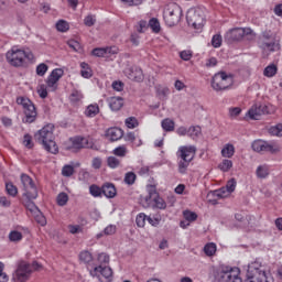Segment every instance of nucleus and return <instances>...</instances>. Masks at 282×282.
Returning a JSON list of instances; mask_svg holds the SVG:
<instances>
[{"mask_svg": "<svg viewBox=\"0 0 282 282\" xmlns=\"http://www.w3.org/2000/svg\"><path fill=\"white\" fill-rule=\"evenodd\" d=\"M35 140L42 144L48 153L56 155L58 145L54 141V124L48 123L35 133Z\"/></svg>", "mask_w": 282, "mask_h": 282, "instance_id": "obj_1", "label": "nucleus"}, {"mask_svg": "<svg viewBox=\"0 0 282 282\" xmlns=\"http://www.w3.org/2000/svg\"><path fill=\"white\" fill-rule=\"evenodd\" d=\"M7 63L12 67H23L25 61H33L34 53L32 51H25L19 46H12L6 54Z\"/></svg>", "mask_w": 282, "mask_h": 282, "instance_id": "obj_2", "label": "nucleus"}, {"mask_svg": "<svg viewBox=\"0 0 282 282\" xmlns=\"http://www.w3.org/2000/svg\"><path fill=\"white\" fill-rule=\"evenodd\" d=\"M245 282H274V278H272V273H270L265 267H259V264L254 262L249 265Z\"/></svg>", "mask_w": 282, "mask_h": 282, "instance_id": "obj_3", "label": "nucleus"}, {"mask_svg": "<svg viewBox=\"0 0 282 282\" xmlns=\"http://www.w3.org/2000/svg\"><path fill=\"white\" fill-rule=\"evenodd\" d=\"M235 85V75L226 72H218L212 78V88L214 91H227Z\"/></svg>", "mask_w": 282, "mask_h": 282, "instance_id": "obj_4", "label": "nucleus"}, {"mask_svg": "<svg viewBox=\"0 0 282 282\" xmlns=\"http://www.w3.org/2000/svg\"><path fill=\"white\" fill-rule=\"evenodd\" d=\"M163 19L169 28H174L182 21V7L177 3H169L163 11Z\"/></svg>", "mask_w": 282, "mask_h": 282, "instance_id": "obj_5", "label": "nucleus"}, {"mask_svg": "<svg viewBox=\"0 0 282 282\" xmlns=\"http://www.w3.org/2000/svg\"><path fill=\"white\" fill-rule=\"evenodd\" d=\"M215 282H243L237 268L230 270L216 269L213 271Z\"/></svg>", "mask_w": 282, "mask_h": 282, "instance_id": "obj_6", "label": "nucleus"}, {"mask_svg": "<svg viewBox=\"0 0 282 282\" xmlns=\"http://www.w3.org/2000/svg\"><path fill=\"white\" fill-rule=\"evenodd\" d=\"M17 104L23 108L24 119L23 122L32 124L36 120V107L28 97H18Z\"/></svg>", "mask_w": 282, "mask_h": 282, "instance_id": "obj_7", "label": "nucleus"}, {"mask_svg": "<svg viewBox=\"0 0 282 282\" xmlns=\"http://www.w3.org/2000/svg\"><path fill=\"white\" fill-rule=\"evenodd\" d=\"M21 186L23 191V197H28L29 199H36L39 197V189H36V185H34V181L28 174H21Z\"/></svg>", "mask_w": 282, "mask_h": 282, "instance_id": "obj_8", "label": "nucleus"}, {"mask_svg": "<svg viewBox=\"0 0 282 282\" xmlns=\"http://www.w3.org/2000/svg\"><path fill=\"white\" fill-rule=\"evenodd\" d=\"M186 19L188 25H192V28L195 30H202L206 23V15L199 8L189 10L187 12Z\"/></svg>", "mask_w": 282, "mask_h": 282, "instance_id": "obj_9", "label": "nucleus"}, {"mask_svg": "<svg viewBox=\"0 0 282 282\" xmlns=\"http://www.w3.org/2000/svg\"><path fill=\"white\" fill-rule=\"evenodd\" d=\"M252 149L257 153H261V151H264L267 153H279V151H281V147H279L276 142H268L263 140L253 141Z\"/></svg>", "mask_w": 282, "mask_h": 282, "instance_id": "obj_10", "label": "nucleus"}, {"mask_svg": "<svg viewBox=\"0 0 282 282\" xmlns=\"http://www.w3.org/2000/svg\"><path fill=\"white\" fill-rule=\"evenodd\" d=\"M90 275L97 276L100 282H110L113 279V271L109 265H97L90 270Z\"/></svg>", "mask_w": 282, "mask_h": 282, "instance_id": "obj_11", "label": "nucleus"}, {"mask_svg": "<svg viewBox=\"0 0 282 282\" xmlns=\"http://www.w3.org/2000/svg\"><path fill=\"white\" fill-rule=\"evenodd\" d=\"M270 113H272L270 107L256 104L247 111L246 118H249V120H260L261 116H268Z\"/></svg>", "mask_w": 282, "mask_h": 282, "instance_id": "obj_12", "label": "nucleus"}, {"mask_svg": "<svg viewBox=\"0 0 282 282\" xmlns=\"http://www.w3.org/2000/svg\"><path fill=\"white\" fill-rule=\"evenodd\" d=\"M250 34H252V29L250 28H235L225 34V39L232 43L234 41H241L243 36H250Z\"/></svg>", "mask_w": 282, "mask_h": 282, "instance_id": "obj_13", "label": "nucleus"}, {"mask_svg": "<svg viewBox=\"0 0 282 282\" xmlns=\"http://www.w3.org/2000/svg\"><path fill=\"white\" fill-rule=\"evenodd\" d=\"M64 70L62 68H55L51 72L46 78V87L48 91H56L58 89V80L63 78Z\"/></svg>", "mask_w": 282, "mask_h": 282, "instance_id": "obj_14", "label": "nucleus"}, {"mask_svg": "<svg viewBox=\"0 0 282 282\" xmlns=\"http://www.w3.org/2000/svg\"><path fill=\"white\" fill-rule=\"evenodd\" d=\"M73 151H80V149H94V139L89 137H75L72 139Z\"/></svg>", "mask_w": 282, "mask_h": 282, "instance_id": "obj_15", "label": "nucleus"}, {"mask_svg": "<svg viewBox=\"0 0 282 282\" xmlns=\"http://www.w3.org/2000/svg\"><path fill=\"white\" fill-rule=\"evenodd\" d=\"M32 273V268L28 262H21L13 274V281L14 282H25L28 279H30V274Z\"/></svg>", "mask_w": 282, "mask_h": 282, "instance_id": "obj_16", "label": "nucleus"}, {"mask_svg": "<svg viewBox=\"0 0 282 282\" xmlns=\"http://www.w3.org/2000/svg\"><path fill=\"white\" fill-rule=\"evenodd\" d=\"M195 153H197V148H195V145H182L178 148L177 158L193 162Z\"/></svg>", "mask_w": 282, "mask_h": 282, "instance_id": "obj_17", "label": "nucleus"}, {"mask_svg": "<svg viewBox=\"0 0 282 282\" xmlns=\"http://www.w3.org/2000/svg\"><path fill=\"white\" fill-rule=\"evenodd\" d=\"M235 188H237V181L235 178H231L227 182L225 187H221L218 192H217V196L218 197H228V195H230V193H235Z\"/></svg>", "mask_w": 282, "mask_h": 282, "instance_id": "obj_18", "label": "nucleus"}, {"mask_svg": "<svg viewBox=\"0 0 282 282\" xmlns=\"http://www.w3.org/2000/svg\"><path fill=\"white\" fill-rule=\"evenodd\" d=\"M126 76L129 80H134V83H142L144 80V74L142 73V68H128L126 70Z\"/></svg>", "mask_w": 282, "mask_h": 282, "instance_id": "obj_19", "label": "nucleus"}, {"mask_svg": "<svg viewBox=\"0 0 282 282\" xmlns=\"http://www.w3.org/2000/svg\"><path fill=\"white\" fill-rule=\"evenodd\" d=\"M123 135L122 129L115 127V128H109L106 131V138L110 140V142H118Z\"/></svg>", "mask_w": 282, "mask_h": 282, "instance_id": "obj_20", "label": "nucleus"}, {"mask_svg": "<svg viewBox=\"0 0 282 282\" xmlns=\"http://www.w3.org/2000/svg\"><path fill=\"white\" fill-rule=\"evenodd\" d=\"M108 105L111 111H120L124 105L122 97H110L108 99Z\"/></svg>", "mask_w": 282, "mask_h": 282, "instance_id": "obj_21", "label": "nucleus"}, {"mask_svg": "<svg viewBox=\"0 0 282 282\" xmlns=\"http://www.w3.org/2000/svg\"><path fill=\"white\" fill-rule=\"evenodd\" d=\"M258 180H265L270 175V166L268 164L259 165L256 170Z\"/></svg>", "mask_w": 282, "mask_h": 282, "instance_id": "obj_22", "label": "nucleus"}, {"mask_svg": "<svg viewBox=\"0 0 282 282\" xmlns=\"http://www.w3.org/2000/svg\"><path fill=\"white\" fill-rule=\"evenodd\" d=\"M98 113H100V107L98 104H90L85 110V116L87 118H96Z\"/></svg>", "mask_w": 282, "mask_h": 282, "instance_id": "obj_23", "label": "nucleus"}, {"mask_svg": "<svg viewBox=\"0 0 282 282\" xmlns=\"http://www.w3.org/2000/svg\"><path fill=\"white\" fill-rule=\"evenodd\" d=\"M102 195L109 199L116 197V186L113 184L107 183L102 186Z\"/></svg>", "mask_w": 282, "mask_h": 282, "instance_id": "obj_24", "label": "nucleus"}, {"mask_svg": "<svg viewBox=\"0 0 282 282\" xmlns=\"http://www.w3.org/2000/svg\"><path fill=\"white\" fill-rule=\"evenodd\" d=\"M150 195H151V196L154 195L153 202H154L155 208H159L160 210H165V208H166V202L163 200L162 197L158 196V194L155 193V191H153L152 193H150Z\"/></svg>", "mask_w": 282, "mask_h": 282, "instance_id": "obj_25", "label": "nucleus"}, {"mask_svg": "<svg viewBox=\"0 0 282 282\" xmlns=\"http://www.w3.org/2000/svg\"><path fill=\"white\" fill-rule=\"evenodd\" d=\"M33 199H36V198L25 197V199L23 200L25 208H28L30 213H32V215H34L35 213H39V207H36V204L32 202Z\"/></svg>", "mask_w": 282, "mask_h": 282, "instance_id": "obj_26", "label": "nucleus"}, {"mask_svg": "<svg viewBox=\"0 0 282 282\" xmlns=\"http://www.w3.org/2000/svg\"><path fill=\"white\" fill-rule=\"evenodd\" d=\"M80 68H82L80 74L83 78H91V76H94V73L91 72V67H89V64L82 62Z\"/></svg>", "mask_w": 282, "mask_h": 282, "instance_id": "obj_27", "label": "nucleus"}, {"mask_svg": "<svg viewBox=\"0 0 282 282\" xmlns=\"http://www.w3.org/2000/svg\"><path fill=\"white\" fill-rule=\"evenodd\" d=\"M163 131H175V121L173 119H163L161 122Z\"/></svg>", "mask_w": 282, "mask_h": 282, "instance_id": "obj_28", "label": "nucleus"}, {"mask_svg": "<svg viewBox=\"0 0 282 282\" xmlns=\"http://www.w3.org/2000/svg\"><path fill=\"white\" fill-rule=\"evenodd\" d=\"M23 239V234L19 230H11L9 232V241L12 243H19V241H22Z\"/></svg>", "mask_w": 282, "mask_h": 282, "instance_id": "obj_29", "label": "nucleus"}, {"mask_svg": "<svg viewBox=\"0 0 282 282\" xmlns=\"http://www.w3.org/2000/svg\"><path fill=\"white\" fill-rule=\"evenodd\" d=\"M223 158H232L235 155V145L227 143L221 150Z\"/></svg>", "mask_w": 282, "mask_h": 282, "instance_id": "obj_30", "label": "nucleus"}, {"mask_svg": "<svg viewBox=\"0 0 282 282\" xmlns=\"http://www.w3.org/2000/svg\"><path fill=\"white\" fill-rule=\"evenodd\" d=\"M204 252L207 257H215V253L217 252V245L214 242L205 245Z\"/></svg>", "mask_w": 282, "mask_h": 282, "instance_id": "obj_31", "label": "nucleus"}, {"mask_svg": "<svg viewBox=\"0 0 282 282\" xmlns=\"http://www.w3.org/2000/svg\"><path fill=\"white\" fill-rule=\"evenodd\" d=\"M260 47L264 52H275L276 47H279V45H276V43H274V42H262L260 44Z\"/></svg>", "mask_w": 282, "mask_h": 282, "instance_id": "obj_32", "label": "nucleus"}, {"mask_svg": "<svg viewBox=\"0 0 282 282\" xmlns=\"http://www.w3.org/2000/svg\"><path fill=\"white\" fill-rule=\"evenodd\" d=\"M83 98H84L83 93L76 89H74L69 96V100L70 102H73V105H76V102H80Z\"/></svg>", "mask_w": 282, "mask_h": 282, "instance_id": "obj_33", "label": "nucleus"}, {"mask_svg": "<svg viewBox=\"0 0 282 282\" xmlns=\"http://www.w3.org/2000/svg\"><path fill=\"white\" fill-rule=\"evenodd\" d=\"M218 169H220L223 173H228V171L232 169V162L228 159H225L218 164Z\"/></svg>", "mask_w": 282, "mask_h": 282, "instance_id": "obj_34", "label": "nucleus"}, {"mask_svg": "<svg viewBox=\"0 0 282 282\" xmlns=\"http://www.w3.org/2000/svg\"><path fill=\"white\" fill-rule=\"evenodd\" d=\"M202 133V128L199 126H192L187 129V135L189 138H198Z\"/></svg>", "mask_w": 282, "mask_h": 282, "instance_id": "obj_35", "label": "nucleus"}, {"mask_svg": "<svg viewBox=\"0 0 282 282\" xmlns=\"http://www.w3.org/2000/svg\"><path fill=\"white\" fill-rule=\"evenodd\" d=\"M6 191L11 197H17V195H19V188H17V186L12 183L6 184Z\"/></svg>", "mask_w": 282, "mask_h": 282, "instance_id": "obj_36", "label": "nucleus"}, {"mask_svg": "<svg viewBox=\"0 0 282 282\" xmlns=\"http://www.w3.org/2000/svg\"><path fill=\"white\" fill-rule=\"evenodd\" d=\"M263 74L264 76H267V78H272L276 76V66L274 64L267 66Z\"/></svg>", "mask_w": 282, "mask_h": 282, "instance_id": "obj_37", "label": "nucleus"}, {"mask_svg": "<svg viewBox=\"0 0 282 282\" xmlns=\"http://www.w3.org/2000/svg\"><path fill=\"white\" fill-rule=\"evenodd\" d=\"M56 202L59 206H66L67 202H69V196L67 193L62 192L57 195Z\"/></svg>", "mask_w": 282, "mask_h": 282, "instance_id": "obj_38", "label": "nucleus"}, {"mask_svg": "<svg viewBox=\"0 0 282 282\" xmlns=\"http://www.w3.org/2000/svg\"><path fill=\"white\" fill-rule=\"evenodd\" d=\"M189 165L191 161H188L187 159H181V161L178 162V172L184 175V173H186V171L188 170Z\"/></svg>", "mask_w": 282, "mask_h": 282, "instance_id": "obj_39", "label": "nucleus"}, {"mask_svg": "<svg viewBox=\"0 0 282 282\" xmlns=\"http://www.w3.org/2000/svg\"><path fill=\"white\" fill-rule=\"evenodd\" d=\"M35 221L40 224V226H45L47 224V219L40 209L33 214Z\"/></svg>", "mask_w": 282, "mask_h": 282, "instance_id": "obj_40", "label": "nucleus"}, {"mask_svg": "<svg viewBox=\"0 0 282 282\" xmlns=\"http://www.w3.org/2000/svg\"><path fill=\"white\" fill-rule=\"evenodd\" d=\"M269 133L271 135H276L278 138H282V123L271 127L269 129Z\"/></svg>", "mask_w": 282, "mask_h": 282, "instance_id": "obj_41", "label": "nucleus"}, {"mask_svg": "<svg viewBox=\"0 0 282 282\" xmlns=\"http://www.w3.org/2000/svg\"><path fill=\"white\" fill-rule=\"evenodd\" d=\"M135 173L127 172L124 175V183L128 184V186H133V184H135Z\"/></svg>", "mask_w": 282, "mask_h": 282, "instance_id": "obj_42", "label": "nucleus"}, {"mask_svg": "<svg viewBox=\"0 0 282 282\" xmlns=\"http://www.w3.org/2000/svg\"><path fill=\"white\" fill-rule=\"evenodd\" d=\"M89 193L93 197H101L102 196V187H98V185H90Z\"/></svg>", "mask_w": 282, "mask_h": 282, "instance_id": "obj_43", "label": "nucleus"}, {"mask_svg": "<svg viewBox=\"0 0 282 282\" xmlns=\"http://www.w3.org/2000/svg\"><path fill=\"white\" fill-rule=\"evenodd\" d=\"M127 153H129V150L124 145H120L113 150V155H117V158H124Z\"/></svg>", "mask_w": 282, "mask_h": 282, "instance_id": "obj_44", "label": "nucleus"}, {"mask_svg": "<svg viewBox=\"0 0 282 282\" xmlns=\"http://www.w3.org/2000/svg\"><path fill=\"white\" fill-rule=\"evenodd\" d=\"M147 219H148V216L144 213H140L135 219L137 226L139 228H144V226L147 225Z\"/></svg>", "mask_w": 282, "mask_h": 282, "instance_id": "obj_45", "label": "nucleus"}, {"mask_svg": "<svg viewBox=\"0 0 282 282\" xmlns=\"http://www.w3.org/2000/svg\"><path fill=\"white\" fill-rule=\"evenodd\" d=\"M56 30L58 32H67V30H69V23L65 20H58L56 23Z\"/></svg>", "mask_w": 282, "mask_h": 282, "instance_id": "obj_46", "label": "nucleus"}, {"mask_svg": "<svg viewBox=\"0 0 282 282\" xmlns=\"http://www.w3.org/2000/svg\"><path fill=\"white\" fill-rule=\"evenodd\" d=\"M149 26L155 34L160 32V21L158 19L155 18L150 19Z\"/></svg>", "mask_w": 282, "mask_h": 282, "instance_id": "obj_47", "label": "nucleus"}, {"mask_svg": "<svg viewBox=\"0 0 282 282\" xmlns=\"http://www.w3.org/2000/svg\"><path fill=\"white\" fill-rule=\"evenodd\" d=\"M107 164L109 169H118V166H120V161L116 156H109L107 159Z\"/></svg>", "mask_w": 282, "mask_h": 282, "instance_id": "obj_48", "label": "nucleus"}, {"mask_svg": "<svg viewBox=\"0 0 282 282\" xmlns=\"http://www.w3.org/2000/svg\"><path fill=\"white\" fill-rule=\"evenodd\" d=\"M139 124L140 123L135 117H129L126 119V127H128V129H135Z\"/></svg>", "mask_w": 282, "mask_h": 282, "instance_id": "obj_49", "label": "nucleus"}, {"mask_svg": "<svg viewBox=\"0 0 282 282\" xmlns=\"http://www.w3.org/2000/svg\"><path fill=\"white\" fill-rule=\"evenodd\" d=\"M62 175L64 177H72L74 175V166L64 165L63 169H62Z\"/></svg>", "mask_w": 282, "mask_h": 282, "instance_id": "obj_50", "label": "nucleus"}, {"mask_svg": "<svg viewBox=\"0 0 282 282\" xmlns=\"http://www.w3.org/2000/svg\"><path fill=\"white\" fill-rule=\"evenodd\" d=\"M105 52H106V58H113V56L118 54V48L116 46H109V47H105Z\"/></svg>", "mask_w": 282, "mask_h": 282, "instance_id": "obj_51", "label": "nucleus"}, {"mask_svg": "<svg viewBox=\"0 0 282 282\" xmlns=\"http://www.w3.org/2000/svg\"><path fill=\"white\" fill-rule=\"evenodd\" d=\"M97 261L99 265H108L109 264V256L107 253H99L97 257Z\"/></svg>", "mask_w": 282, "mask_h": 282, "instance_id": "obj_52", "label": "nucleus"}, {"mask_svg": "<svg viewBox=\"0 0 282 282\" xmlns=\"http://www.w3.org/2000/svg\"><path fill=\"white\" fill-rule=\"evenodd\" d=\"M47 69H50V67L45 63L37 65L36 66L37 76H45V74H47Z\"/></svg>", "mask_w": 282, "mask_h": 282, "instance_id": "obj_53", "label": "nucleus"}, {"mask_svg": "<svg viewBox=\"0 0 282 282\" xmlns=\"http://www.w3.org/2000/svg\"><path fill=\"white\" fill-rule=\"evenodd\" d=\"M84 24L87 28H91L93 25H96V15L94 14H88L85 19H84Z\"/></svg>", "mask_w": 282, "mask_h": 282, "instance_id": "obj_54", "label": "nucleus"}, {"mask_svg": "<svg viewBox=\"0 0 282 282\" xmlns=\"http://www.w3.org/2000/svg\"><path fill=\"white\" fill-rule=\"evenodd\" d=\"M120 2L124 3V6H129V8H133L135 6H142L144 0H120Z\"/></svg>", "mask_w": 282, "mask_h": 282, "instance_id": "obj_55", "label": "nucleus"}, {"mask_svg": "<svg viewBox=\"0 0 282 282\" xmlns=\"http://www.w3.org/2000/svg\"><path fill=\"white\" fill-rule=\"evenodd\" d=\"M183 216H184V219H186V221H195L197 219V214L191 210H185L183 213Z\"/></svg>", "mask_w": 282, "mask_h": 282, "instance_id": "obj_56", "label": "nucleus"}, {"mask_svg": "<svg viewBox=\"0 0 282 282\" xmlns=\"http://www.w3.org/2000/svg\"><path fill=\"white\" fill-rule=\"evenodd\" d=\"M93 56H97L98 58H106L107 52H105V47L95 48L91 52Z\"/></svg>", "mask_w": 282, "mask_h": 282, "instance_id": "obj_57", "label": "nucleus"}, {"mask_svg": "<svg viewBox=\"0 0 282 282\" xmlns=\"http://www.w3.org/2000/svg\"><path fill=\"white\" fill-rule=\"evenodd\" d=\"M79 259L80 261H83L84 263H89L93 259L91 254L89 253V251H83L79 254Z\"/></svg>", "mask_w": 282, "mask_h": 282, "instance_id": "obj_58", "label": "nucleus"}, {"mask_svg": "<svg viewBox=\"0 0 282 282\" xmlns=\"http://www.w3.org/2000/svg\"><path fill=\"white\" fill-rule=\"evenodd\" d=\"M239 116H241V108L239 107L229 108V118H238Z\"/></svg>", "mask_w": 282, "mask_h": 282, "instance_id": "obj_59", "label": "nucleus"}, {"mask_svg": "<svg viewBox=\"0 0 282 282\" xmlns=\"http://www.w3.org/2000/svg\"><path fill=\"white\" fill-rule=\"evenodd\" d=\"M47 91H50V90L47 89L45 84H42L37 87V94H39L40 98H45L47 96Z\"/></svg>", "mask_w": 282, "mask_h": 282, "instance_id": "obj_60", "label": "nucleus"}, {"mask_svg": "<svg viewBox=\"0 0 282 282\" xmlns=\"http://www.w3.org/2000/svg\"><path fill=\"white\" fill-rule=\"evenodd\" d=\"M221 42H223V39H221V35L219 34L214 35L212 39L213 47H221Z\"/></svg>", "mask_w": 282, "mask_h": 282, "instance_id": "obj_61", "label": "nucleus"}, {"mask_svg": "<svg viewBox=\"0 0 282 282\" xmlns=\"http://www.w3.org/2000/svg\"><path fill=\"white\" fill-rule=\"evenodd\" d=\"M23 144L26 147V149H32V147H34V143L32 142V135L24 134Z\"/></svg>", "mask_w": 282, "mask_h": 282, "instance_id": "obj_62", "label": "nucleus"}, {"mask_svg": "<svg viewBox=\"0 0 282 282\" xmlns=\"http://www.w3.org/2000/svg\"><path fill=\"white\" fill-rule=\"evenodd\" d=\"M68 230L70 235H78V232H83V227L80 225H69Z\"/></svg>", "mask_w": 282, "mask_h": 282, "instance_id": "obj_63", "label": "nucleus"}, {"mask_svg": "<svg viewBox=\"0 0 282 282\" xmlns=\"http://www.w3.org/2000/svg\"><path fill=\"white\" fill-rule=\"evenodd\" d=\"M4 265L2 262H0V282H8L10 281V278L6 272H3Z\"/></svg>", "mask_w": 282, "mask_h": 282, "instance_id": "obj_64", "label": "nucleus"}]
</instances>
